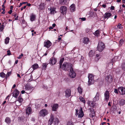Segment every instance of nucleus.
<instances>
[{"mask_svg": "<svg viewBox=\"0 0 125 125\" xmlns=\"http://www.w3.org/2000/svg\"><path fill=\"white\" fill-rule=\"evenodd\" d=\"M88 85H90L94 83V76L92 74H89L88 76Z\"/></svg>", "mask_w": 125, "mask_h": 125, "instance_id": "3", "label": "nucleus"}, {"mask_svg": "<svg viewBox=\"0 0 125 125\" xmlns=\"http://www.w3.org/2000/svg\"><path fill=\"white\" fill-rule=\"evenodd\" d=\"M12 10H10V11L8 12V13L9 14H11L12 12Z\"/></svg>", "mask_w": 125, "mask_h": 125, "instance_id": "51", "label": "nucleus"}, {"mask_svg": "<svg viewBox=\"0 0 125 125\" xmlns=\"http://www.w3.org/2000/svg\"><path fill=\"white\" fill-rule=\"evenodd\" d=\"M100 94L99 92L97 93L95 97L93 99V101L94 102H95L98 101L99 99Z\"/></svg>", "mask_w": 125, "mask_h": 125, "instance_id": "11", "label": "nucleus"}, {"mask_svg": "<svg viewBox=\"0 0 125 125\" xmlns=\"http://www.w3.org/2000/svg\"><path fill=\"white\" fill-rule=\"evenodd\" d=\"M7 55H10L11 54V53L10 52V50H8L7 51Z\"/></svg>", "mask_w": 125, "mask_h": 125, "instance_id": "44", "label": "nucleus"}, {"mask_svg": "<svg viewBox=\"0 0 125 125\" xmlns=\"http://www.w3.org/2000/svg\"><path fill=\"white\" fill-rule=\"evenodd\" d=\"M120 104L121 105H123L125 104V100L123 99L121 100L120 101Z\"/></svg>", "mask_w": 125, "mask_h": 125, "instance_id": "32", "label": "nucleus"}, {"mask_svg": "<svg viewBox=\"0 0 125 125\" xmlns=\"http://www.w3.org/2000/svg\"><path fill=\"white\" fill-rule=\"evenodd\" d=\"M123 40L122 39L119 42V43L120 45H121L122 44H123Z\"/></svg>", "mask_w": 125, "mask_h": 125, "instance_id": "40", "label": "nucleus"}, {"mask_svg": "<svg viewBox=\"0 0 125 125\" xmlns=\"http://www.w3.org/2000/svg\"><path fill=\"white\" fill-rule=\"evenodd\" d=\"M70 10L72 12H73L75 10V6L74 4H73L70 7Z\"/></svg>", "mask_w": 125, "mask_h": 125, "instance_id": "18", "label": "nucleus"}, {"mask_svg": "<svg viewBox=\"0 0 125 125\" xmlns=\"http://www.w3.org/2000/svg\"><path fill=\"white\" fill-rule=\"evenodd\" d=\"M94 34L95 36H98L99 34V30H97L94 33Z\"/></svg>", "mask_w": 125, "mask_h": 125, "instance_id": "28", "label": "nucleus"}, {"mask_svg": "<svg viewBox=\"0 0 125 125\" xmlns=\"http://www.w3.org/2000/svg\"><path fill=\"white\" fill-rule=\"evenodd\" d=\"M59 106L58 104H54L52 106V110L54 111H57L58 108Z\"/></svg>", "mask_w": 125, "mask_h": 125, "instance_id": "15", "label": "nucleus"}, {"mask_svg": "<svg viewBox=\"0 0 125 125\" xmlns=\"http://www.w3.org/2000/svg\"><path fill=\"white\" fill-rule=\"evenodd\" d=\"M18 101L20 103L22 102L23 100V99L20 97H19L18 98Z\"/></svg>", "mask_w": 125, "mask_h": 125, "instance_id": "37", "label": "nucleus"}, {"mask_svg": "<svg viewBox=\"0 0 125 125\" xmlns=\"http://www.w3.org/2000/svg\"><path fill=\"white\" fill-rule=\"evenodd\" d=\"M64 58H62L60 60V67L61 68H62V64L63 61L64 60Z\"/></svg>", "mask_w": 125, "mask_h": 125, "instance_id": "31", "label": "nucleus"}, {"mask_svg": "<svg viewBox=\"0 0 125 125\" xmlns=\"http://www.w3.org/2000/svg\"><path fill=\"white\" fill-rule=\"evenodd\" d=\"M26 6H25L23 7H22L21 9V10H22L23 9H25L26 8Z\"/></svg>", "mask_w": 125, "mask_h": 125, "instance_id": "50", "label": "nucleus"}, {"mask_svg": "<svg viewBox=\"0 0 125 125\" xmlns=\"http://www.w3.org/2000/svg\"><path fill=\"white\" fill-rule=\"evenodd\" d=\"M96 57L97 58L98 57H99V55L98 54H96Z\"/></svg>", "mask_w": 125, "mask_h": 125, "instance_id": "55", "label": "nucleus"}, {"mask_svg": "<svg viewBox=\"0 0 125 125\" xmlns=\"http://www.w3.org/2000/svg\"><path fill=\"white\" fill-rule=\"evenodd\" d=\"M28 86L26 85L25 86V89H26V90H28Z\"/></svg>", "mask_w": 125, "mask_h": 125, "instance_id": "52", "label": "nucleus"}, {"mask_svg": "<svg viewBox=\"0 0 125 125\" xmlns=\"http://www.w3.org/2000/svg\"><path fill=\"white\" fill-rule=\"evenodd\" d=\"M27 5L28 6H30L31 5L29 3H27Z\"/></svg>", "mask_w": 125, "mask_h": 125, "instance_id": "57", "label": "nucleus"}, {"mask_svg": "<svg viewBox=\"0 0 125 125\" xmlns=\"http://www.w3.org/2000/svg\"><path fill=\"white\" fill-rule=\"evenodd\" d=\"M56 62V60L55 58L50 59V61L49 62V63L51 64V65H53L55 64Z\"/></svg>", "mask_w": 125, "mask_h": 125, "instance_id": "17", "label": "nucleus"}, {"mask_svg": "<svg viewBox=\"0 0 125 125\" xmlns=\"http://www.w3.org/2000/svg\"><path fill=\"white\" fill-rule=\"evenodd\" d=\"M4 29L3 25H2L0 27V31H2Z\"/></svg>", "mask_w": 125, "mask_h": 125, "instance_id": "42", "label": "nucleus"}, {"mask_svg": "<svg viewBox=\"0 0 125 125\" xmlns=\"http://www.w3.org/2000/svg\"><path fill=\"white\" fill-rule=\"evenodd\" d=\"M105 45L104 43L101 41H99L97 47V49L99 52H102L104 49Z\"/></svg>", "mask_w": 125, "mask_h": 125, "instance_id": "2", "label": "nucleus"}, {"mask_svg": "<svg viewBox=\"0 0 125 125\" xmlns=\"http://www.w3.org/2000/svg\"><path fill=\"white\" fill-rule=\"evenodd\" d=\"M69 76L72 78H74L76 75V74L75 72L73 71V68L71 69L69 72Z\"/></svg>", "mask_w": 125, "mask_h": 125, "instance_id": "8", "label": "nucleus"}, {"mask_svg": "<svg viewBox=\"0 0 125 125\" xmlns=\"http://www.w3.org/2000/svg\"><path fill=\"white\" fill-rule=\"evenodd\" d=\"M117 28H119L120 29H122V27L121 24H119L117 26Z\"/></svg>", "mask_w": 125, "mask_h": 125, "instance_id": "41", "label": "nucleus"}, {"mask_svg": "<svg viewBox=\"0 0 125 125\" xmlns=\"http://www.w3.org/2000/svg\"><path fill=\"white\" fill-rule=\"evenodd\" d=\"M22 4H23V3H20V6H19V8L22 5Z\"/></svg>", "mask_w": 125, "mask_h": 125, "instance_id": "59", "label": "nucleus"}, {"mask_svg": "<svg viewBox=\"0 0 125 125\" xmlns=\"http://www.w3.org/2000/svg\"><path fill=\"white\" fill-rule=\"evenodd\" d=\"M67 125H73L71 122H69L68 123Z\"/></svg>", "mask_w": 125, "mask_h": 125, "instance_id": "49", "label": "nucleus"}, {"mask_svg": "<svg viewBox=\"0 0 125 125\" xmlns=\"http://www.w3.org/2000/svg\"><path fill=\"white\" fill-rule=\"evenodd\" d=\"M60 3L62 5H64L67 3V0H60Z\"/></svg>", "mask_w": 125, "mask_h": 125, "instance_id": "24", "label": "nucleus"}, {"mask_svg": "<svg viewBox=\"0 0 125 125\" xmlns=\"http://www.w3.org/2000/svg\"><path fill=\"white\" fill-rule=\"evenodd\" d=\"M0 76L2 78H4L5 77V74L3 73H2L0 74Z\"/></svg>", "mask_w": 125, "mask_h": 125, "instance_id": "39", "label": "nucleus"}, {"mask_svg": "<svg viewBox=\"0 0 125 125\" xmlns=\"http://www.w3.org/2000/svg\"><path fill=\"white\" fill-rule=\"evenodd\" d=\"M118 91L121 94L123 95L125 94V88L123 87H119L118 88Z\"/></svg>", "mask_w": 125, "mask_h": 125, "instance_id": "7", "label": "nucleus"}, {"mask_svg": "<svg viewBox=\"0 0 125 125\" xmlns=\"http://www.w3.org/2000/svg\"><path fill=\"white\" fill-rule=\"evenodd\" d=\"M118 57L117 56H116L115 57L111 60L112 62H116L118 59Z\"/></svg>", "mask_w": 125, "mask_h": 125, "instance_id": "34", "label": "nucleus"}, {"mask_svg": "<svg viewBox=\"0 0 125 125\" xmlns=\"http://www.w3.org/2000/svg\"><path fill=\"white\" fill-rule=\"evenodd\" d=\"M47 65L48 64L46 63H43L42 65V69H44V70H45L46 68Z\"/></svg>", "mask_w": 125, "mask_h": 125, "instance_id": "33", "label": "nucleus"}, {"mask_svg": "<svg viewBox=\"0 0 125 125\" xmlns=\"http://www.w3.org/2000/svg\"><path fill=\"white\" fill-rule=\"evenodd\" d=\"M16 85L15 84H14L12 87V88H14L16 87Z\"/></svg>", "mask_w": 125, "mask_h": 125, "instance_id": "63", "label": "nucleus"}, {"mask_svg": "<svg viewBox=\"0 0 125 125\" xmlns=\"http://www.w3.org/2000/svg\"><path fill=\"white\" fill-rule=\"evenodd\" d=\"M102 6L104 8H105L106 7V6L105 5L103 4L102 5Z\"/></svg>", "mask_w": 125, "mask_h": 125, "instance_id": "53", "label": "nucleus"}, {"mask_svg": "<svg viewBox=\"0 0 125 125\" xmlns=\"http://www.w3.org/2000/svg\"><path fill=\"white\" fill-rule=\"evenodd\" d=\"M122 66L123 69L124 71H125V63H123Z\"/></svg>", "mask_w": 125, "mask_h": 125, "instance_id": "38", "label": "nucleus"}, {"mask_svg": "<svg viewBox=\"0 0 125 125\" xmlns=\"http://www.w3.org/2000/svg\"><path fill=\"white\" fill-rule=\"evenodd\" d=\"M111 16V13L109 12H107L105 13L104 14V17L105 18L108 19Z\"/></svg>", "mask_w": 125, "mask_h": 125, "instance_id": "22", "label": "nucleus"}, {"mask_svg": "<svg viewBox=\"0 0 125 125\" xmlns=\"http://www.w3.org/2000/svg\"><path fill=\"white\" fill-rule=\"evenodd\" d=\"M49 29H53V27H51V26L49 28Z\"/></svg>", "mask_w": 125, "mask_h": 125, "instance_id": "64", "label": "nucleus"}, {"mask_svg": "<svg viewBox=\"0 0 125 125\" xmlns=\"http://www.w3.org/2000/svg\"><path fill=\"white\" fill-rule=\"evenodd\" d=\"M52 45V43L49 40L45 41L44 42V46L47 48H49Z\"/></svg>", "mask_w": 125, "mask_h": 125, "instance_id": "5", "label": "nucleus"}, {"mask_svg": "<svg viewBox=\"0 0 125 125\" xmlns=\"http://www.w3.org/2000/svg\"><path fill=\"white\" fill-rule=\"evenodd\" d=\"M25 92V91L24 90H22L21 91V93L22 94H23Z\"/></svg>", "mask_w": 125, "mask_h": 125, "instance_id": "58", "label": "nucleus"}, {"mask_svg": "<svg viewBox=\"0 0 125 125\" xmlns=\"http://www.w3.org/2000/svg\"><path fill=\"white\" fill-rule=\"evenodd\" d=\"M17 75L18 77H19L20 78H21V76H20V75L19 74H17Z\"/></svg>", "mask_w": 125, "mask_h": 125, "instance_id": "61", "label": "nucleus"}, {"mask_svg": "<svg viewBox=\"0 0 125 125\" xmlns=\"http://www.w3.org/2000/svg\"><path fill=\"white\" fill-rule=\"evenodd\" d=\"M76 115H78V117L82 118L83 116L84 115L83 112L82 110V109L81 108L80 109V111L79 112V114H78L77 109H76Z\"/></svg>", "mask_w": 125, "mask_h": 125, "instance_id": "6", "label": "nucleus"}, {"mask_svg": "<svg viewBox=\"0 0 125 125\" xmlns=\"http://www.w3.org/2000/svg\"><path fill=\"white\" fill-rule=\"evenodd\" d=\"M89 54L90 57H92L94 54V52L92 51H91L89 52Z\"/></svg>", "mask_w": 125, "mask_h": 125, "instance_id": "27", "label": "nucleus"}, {"mask_svg": "<svg viewBox=\"0 0 125 125\" xmlns=\"http://www.w3.org/2000/svg\"><path fill=\"white\" fill-rule=\"evenodd\" d=\"M111 9L112 10H114V7L113 6H111Z\"/></svg>", "mask_w": 125, "mask_h": 125, "instance_id": "54", "label": "nucleus"}, {"mask_svg": "<svg viewBox=\"0 0 125 125\" xmlns=\"http://www.w3.org/2000/svg\"><path fill=\"white\" fill-rule=\"evenodd\" d=\"M39 8L41 10L43 9L44 8V3H41L39 6Z\"/></svg>", "mask_w": 125, "mask_h": 125, "instance_id": "30", "label": "nucleus"}, {"mask_svg": "<svg viewBox=\"0 0 125 125\" xmlns=\"http://www.w3.org/2000/svg\"><path fill=\"white\" fill-rule=\"evenodd\" d=\"M62 69L65 71H68L69 69L72 68V65L71 63L64 62L63 64L62 68Z\"/></svg>", "mask_w": 125, "mask_h": 125, "instance_id": "1", "label": "nucleus"}, {"mask_svg": "<svg viewBox=\"0 0 125 125\" xmlns=\"http://www.w3.org/2000/svg\"><path fill=\"white\" fill-rule=\"evenodd\" d=\"M48 10H50V13L51 14H54V13L56 12L55 9L54 8H48Z\"/></svg>", "mask_w": 125, "mask_h": 125, "instance_id": "25", "label": "nucleus"}, {"mask_svg": "<svg viewBox=\"0 0 125 125\" xmlns=\"http://www.w3.org/2000/svg\"><path fill=\"white\" fill-rule=\"evenodd\" d=\"M77 89L78 92L80 94H82V90L80 87L79 86L78 87Z\"/></svg>", "mask_w": 125, "mask_h": 125, "instance_id": "35", "label": "nucleus"}, {"mask_svg": "<svg viewBox=\"0 0 125 125\" xmlns=\"http://www.w3.org/2000/svg\"><path fill=\"white\" fill-rule=\"evenodd\" d=\"M105 78L106 80L109 83L113 81L112 76L110 75H107Z\"/></svg>", "mask_w": 125, "mask_h": 125, "instance_id": "12", "label": "nucleus"}, {"mask_svg": "<svg viewBox=\"0 0 125 125\" xmlns=\"http://www.w3.org/2000/svg\"><path fill=\"white\" fill-rule=\"evenodd\" d=\"M32 110L31 107H29L27 108L26 109V113L28 116L29 114L31 113Z\"/></svg>", "mask_w": 125, "mask_h": 125, "instance_id": "16", "label": "nucleus"}, {"mask_svg": "<svg viewBox=\"0 0 125 125\" xmlns=\"http://www.w3.org/2000/svg\"><path fill=\"white\" fill-rule=\"evenodd\" d=\"M65 96L67 97L70 96L71 95V90L69 89H67L65 91Z\"/></svg>", "mask_w": 125, "mask_h": 125, "instance_id": "19", "label": "nucleus"}, {"mask_svg": "<svg viewBox=\"0 0 125 125\" xmlns=\"http://www.w3.org/2000/svg\"><path fill=\"white\" fill-rule=\"evenodd\" d=\"M54 119V116L53 115H51L48 121L49 125H52Z\"/></svg>", "mask_w": 125, "mask_h": 125, "instance_id": "13", "label": "nucleus"}, {"mask_svg": "<svg viewBox=\"0 0 125 125\" xmlns=\"http://www.w3.org/2000/svg\"><path fill=\"white\" fill-rule=\"evenodd\" d=\"M89 42V39L87 37H84L83 39V42L84 44H87Z\"/></svg>", "mask_w": 125, "mask_h": 125, "instance_id": "20", "label": "nucleus"}, {"mask_svg": "<svg viewBox=\"0 0 125 125\" xmlns=\"http://www.w3.org/2000/svg\"><path fill=\"white\" fill-rule=\"evenodd\" d=\"M48 114V111L45 109H42L39 112V116L44 117Z\"/></svg>", "mask_w": 125, "mask_h": 125, "instance_id": "4", "label": "nucleus"}, {"mask_svg": "<svg viewBox=\"0 0 125 125\" xmlns=\"http://www.w3.org/2000/svg\"><path fill=\"white\" fill-rule=\"evenodd\" d=\"M36 16L35 15L33 14H31L30 16V20L31 21H34L35 18Z\"/></svg>", "mask_w": 125, "mask_h": 125, "instance_id": "23", "label": "nucleus"}, {"mask_svg": "<svg viewBox=\"0 0 125 125\" xmlns=\"http://www.w3.org/2000/svg\"><path fill=\"white\" fill-rule=\"evenodd\" d=\"M6 102V101H4L3 102V103L2 104V105H3L4 104H5Z\"/></svg>", "mask_w": 125, "mask_h": 125, "instance_id": "60", "label": "nucleus"}, {"mask_svg": "<svg viewBox=\"0 0 125 125\" xmlns=\"http://www.w3.org/2000/svg\"><path fill=\"white\" fill-rule=\"evenodd\" d=\"M23 54L22 53H21V55H20L19 57H18V59H20L23 56Z\"/></svg>", "mask_w": 125, "mask_h": 125, "instance_id": "46", "label": "nucleus"}, {"mask_svg": "<svg viewBox=\"0 0 125 125\" xmlns=\"http://www.w3.org/2000/svg\"><path fill=\"white\" fill-rule=\"evenodd\" d=\"M67 10L66 7L65 6H62L61 7L60 10L62 14H64L65 13Z\"/></svg>", "mask_w": 125, "mask_h": 125, "instance_id": "10", "label": "nucleus"}, {"mask_svg": "<svg viewBox=\"0 0 125 125\" xmlns=\"http://www.w3.org/2000/svg\"><path fill=\"white\" fill-rule=\"evenodd\" d=\"M38 65L36 63L34 64L32 66V67L33 68V70H35L37 69L38 68Z\"/></svg>", "mask_w": 125, "mask_h": 125, "instance_id": "26", "label": "nucleus"}, {"mask_svg": "<svg viewBox=\"0 0 125 125\" xmlns=\"http://www.w3.org/2000/svg\"><path fill=\"white\" fill-rule=\"evenodd\" d=\"M5 122L8 125L10 124L11 122V120L9 117H6L5 119Z\"/></svg>", "mask_w": 125, "mask_h": 125, "instance_id": "21", "label": "nucleus"}, {"mask_svg": "<svg viewBox=\"0 0 125 125\" xmlns=\"http://www.w3.org/2000/svg\"><path fill=\"white\" fill-rule=\"evenodd\" d=\"M18 60H17L15 61V64H17V63H18Z\"/></svg>", "mask_w": 125, "mask_h": 125, "instance_id": "62", "label": "nucleus"}, {"mask_svg": "<svg viewBox=\"0 0 125 125\" xmlns=\"http://www.w3.org/2000/svg\"><path fill=\"white\" fill-rule=\"evenodd\" d=\"M55 25H56V24H55L54 23V24H53L52 25V27L53 28L55 26Z\"/></svg>", "mask_w": 125, "mask_h": 125, "instance_id": "56", "label": "nucleus"}, {"mask_svg": "<svg viewBox=\"0 0 125 125\" xmlns=\"http://www.w3.org/2000/svg\"><path fill=\"white\" fill-rule=\"evenodd\" d=\"M9 38L8 37H7L6 38L5 41V43L6 44L8 43L9 42Z\"/></svg>", "mask_w": 125, "mask_h": 125, "instance_id": "36", "label": "nucleus"}, {"mask_svg": "<svg viewBox=\"0 0 125 125\" xmlns=\"http://www.w3.org/2000/svg\"><path fill=\"white\" fill-rule=\"evenodd\" d=\"M79 99L81 102H83L84 104L85 103V101L84 99L82 96H80L79 97Z\"/></svg>", "mask_w": 125, "mask_h": 125, "instance_id": "29", "label": "nucleus"}, {"mask_svg": "<svg viewBox=\"0 0 125 125\" xmlns=\"http://www.w3.org/2000/svg\"><path fill=\"white\" fill-rule=\"evenodd\" d=\"M104 100L107 101L109 98V93L108 91H106L104 93Z\"/></svg>", "mask_w": 125, "mask_h": 125, "instance_id": "9", "label": "nucleus"}, {"mask_svg": "<svg viewBox=\"0 0 125 125\" xmlns=\"http://www.w3.org/2000/svg\"><path fill=\"white\" fill-rule=\"evenodd\" d=\"M11 72H8L7 74V77H9L11 74Z\"/></svg>", "mask_w": 125, "mask_h": 125, "instance_id": "43", "label": "nucleus"}, {"mask_svg": "<svg viewBox=\"0 0 125 125\" xmlns=\"http://www.w3.org/2000/svg\"><path fill=\"white\" fill-rule=\"evenodd\" d=\"M100 57H98L97 58L95 57V61H98V60H99V59H100Z\"/></svg>", "mask_w": 125, "mask_h": 125, "instance_id": "45", "label": "nucleus"}, {"mask_svg": "<svg viewBox=\"0 0 125 125\" xmlns=\"http://www.w3.org/2000/svg\"><path fill=\"white\" fill-rule=\"evenodd\" d=\"M19 94V92L17 89L15 90L13 93V96L16 98L17 97L18 95Z\"/></svg>", "mask_w": 125, "mask_h": 125, "instance_id": "14", "label": "nucleus"}, {"mask_svg": "<svg viewBox=\"0 0 125 125\" xmlns=\"http://www.w3.org/2000/svg\"><path fill=\"white\" fill-rule=\"evenodd\" d=\"M114 92L116 94H118V91L116 89H115L114 90Z\"/></svg>", "mask_w": 125, "mask_h": 125, "instance_id": "48", "label": "nucleus"}, {"mask_svg": "<svg viewBox=\"0 0 125 125\" xmlns=\"http://www.w3.org/2000/svg\"><path fill=\"white\" fill-rule=\"evenodd\" d=\"M79 19H81L82 21H84L86 20V18H80Z\"/></svg>", "mask_w": 125, "mask_h": 125, "instance_id": "47", "label": "nucleus"}]
</instances>
